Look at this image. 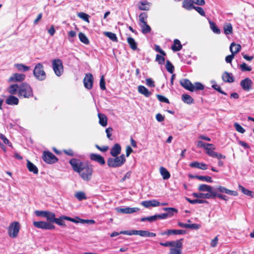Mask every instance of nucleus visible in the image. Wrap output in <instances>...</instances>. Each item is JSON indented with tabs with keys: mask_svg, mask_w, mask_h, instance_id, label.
Wrapping results in <instances>:
<instances>
[{
	"mask_svg": "<svg viewBox=\"0 0 254 254\" xmlns=\"http://www.w3.org/2000/svg\"><path fill=\"white\" fill-rule=\"evenodd\" d=\"M69 164L74 171L78 173L83 180L88 182L91 180L93 172L92 165L76 158L70 159Z\"/></svg>",
	"mask_w": 254,
	"mask_h": 254,
	"instance_id": "1",
	"label": "nucleus"
},
{
	"mask_svg": "<svg viewBox=\"0 0 254 254\" xmlns=\"http://www.w3.org/2000/svg\"><path fill=\"white\" fill-rule=\"evenodd\" d=\"M198 190L199 191L206 192H193L192 194L193 196L197 198L211 199L212 186L206 184H201L198 186Z\"/></svg>",
	"mask_w": 254,
	"mask_h": 254,
	"instance_id": "2",
	"label": "nucleus"
},
{
	"mask_svg": "<svg viewBox=\"0 0 254 254\" xmlns=\"http://www.w3.org/2000/svg\"><path fill=\"white\" fill-rule=\"evenodd\" d=\"M180 84L185 89L191 92L202 90L204 88V86L200 82H196L193 84L188 79H183L181 80Z\"/></svg>",
	"mask_w": 254,
	"mask_h": 254,
	"instance_id": "3",
	"label": "nucleus"
},
{
	"mask_svg": "<svg viewBox=\"0 0 254 254\" xmlns=\"http://www.w3.org/2000/svg\"><path fill=\"white\" fill-rule=\"evenodd\" d=\"M126 161L125 155L122 154L120 156H117L113 158H109L107 160V164L110 167L118 168L122 166L126 162Z\"/></svg>",
	"mask_w": 254,
	"mask_h": 254,
	"instance_id": "4",
	"label": "nucleus"
},
{
	"mask_svg": "<svg viewBox=\"0 0 254 254\" xmlns=\"http://www.w3.org/2000/svg\"><path fill=\"white\" fill-rule=\"evenodd\" d=\"M18 96L19 97L29 98L33 96L31 86L26 83H22L19 85Z\"/></svg>",
	"mask_w": 254,
	"mask_h": 254,
	"instance_id": "5",
	"label": "nucleus"
},
{
	"mask_svg": "<svg viewBox=\"0 0 254 254\" xmlns=\"http://www.w3.org/2000/svg\"><path fill=\"white\" fill-rule=\"evenodd\" d=\"M33 75L39 81H43L46 78V73L44 70V66L41 63H38L35 65Z\"/></svg>",
	"mask_w": 254,
	"mask_h": 254,
	"instance_id": "6",
	"label": "nucleus"
},
{
	"mask_svg": "<svg viewBox=\"0 0 254 254\" xmlns=\"http://www.w3.org/2000/svg\"><path fill=\"white\" fill-rule=\"evenodd\" d=\"M53 70L58 76H60L64 72V66L62 61L59 59H54L52 62Z\"/></svg>",
	"mask_w": 254,
	"mask_h": 254,
	"instance_id": "7",
	"label": "nucleus"
},
{
	"mask_svg": "<svg viewBox=\"0 0 254 254\" xmlns=\"http://www.w3.org/2000/svg\"><path fill=\"white\" fill-rule=\"evenodd\" d=\"M20 230V224L18 222H12L8 227V234L11 238L17 237Z\"/></svg>",
	"mask_w": 254,
	"mask_h": 254,
	"instance_id": "8",
	"label": "nucleus"
},
{
	"mask_svg": "<svg viewBox=\"0 0 254 254\" xmlns=\"http://www.w3.org/2000/svg\"><path fill=\"white\" fill-rule=\"evenodd\" d=\"M183 239L177 240L176 241H172V246L170 250V254H181L182 253V248L183 246L182 241Z\"/></svg>",
	"mask_w": 254,
	"mask_h": 254,
	"instance_id": "9",
	"label": "nucleus"
},
{
	"mask_svg": "<svg viewBox=\"0 0 254 254\" xmlns=\"http://www.w3.org/2000/svg\"><path fill=\"white\" fill-rule=\"evenodd\" d=\"M125 233L129 236L136 235L143 237H154L156 235L154 233L146 230H130V233L126 232Z\"/></svg>",
	"mask_w": 254,
	"mask_h": 254,
	"instance_id": "10",
	"label": "nucleus"
},
{
	"mask_svg": "<svg viewBox=\"0 0 254 254\" xmlns=\"http://www.w3.org/2000/svg\"><path fill=\"white\" fill-rule=\"evenodd\" d=\"M43 160L48 164H53L58 161L57 157L50 151H44L42 156Z\"/></svg>",
	"mask_w": 254,
	"mask_h": 254,
	"instance_id": "11",
	"label": "nucleus"
},
{
	"mask_svg": "<svg viewBox=\"0 0 254 254\" xmlns=\"http://www.w3.org/2000/svg\"><path fill=\"white\" fill-rule=\"evenodd\" d=\"M33 225L36 228L44 230H53L55 228L54 225L45 221H34Z\"/></svg>",
	"mask_w": 254,
	"mask_h": 254,
	"instance_id": "12",
	"label": "nucleus"
},
{
	"mask_svg": "<svg viewBox=\"0 0 254 254\" xmlns=\"http://www.w3.org/2000/svg\"><path fill=\"white\" fill-rule=\"evenodd\" d=\"M84 85L85 87L88 89H90L92 88L93 83V77L92 75L89 73L86 74L84 80Z\"/></svg>",
	"mask_w": 254,
	"mask_h": 254,
	"instance_id": "13",
	"label": "nucleus"
},
{
	"mask_svg": "<svg viewBox=\"0 0 254 254\" xmlns=\"http://www.w3.org/2000/svg\"><path fill=\"white\" fill-rule=\"evenodd\" d=\"M117 211L119 213L125 214H130L137 212L139 210L137 207H126L125 208L117 207L116 208Z\"/></svg>",
	"mask_w": 254,
	"mask_h": 254,
	"instance_id": "14",
	"label": "nucleus"
},
{
	"mask_svg": "<svg viewBox=\"0 0 254 254\" xmlns=\"http://www.w3.org/2000/svg\"><path fill=\"white\" fill-rule=\"evenodd\" d=\"M253 82L249 78H246L240 82V85L243 90L249 91L252 88Z\"/></svg>",
	"mask_w": 254,
	"mask_h": 254,
	"instance_id": "15",
	"label": "nucleus"
},
{
	"mask_svg": "<svg viewBox=\"0 0 254 254\" xmlns=\"http://www.w3.org/2000/svg\"><path fill=\"white\" fill-rule=\"evenodd\" d=\"M215 188V189L216 190V192L217 193H218V192H220L219 193H224L226 194H230V195H234V196L236 195L237 194V192L236 191L229 190L225 188V187L221 186H218V187Z\"/></svg>",
	"mask_w": 254,
	"mask_h": 254,
	"instance_id": "16",
	"label": "nucleus"
},
{
	"mask_svg": "<svg viewBox=\"0 0 254 254\" xmlns=\"http://www.w3.org/2000/svg\"><path fill=\"white\" fill-rule=\"evenodd\" d=\"M141 205L146 208L150 206L156 207L160 205V202L156 199L143 201L141 202Z\"/></svg>",
	"mask_w": 254,
	"mask_h": 254,
	"instance_id": "17",
	"label": "nucleus"
},
{
	"mask_svg": "<svg viewBox=\"0 0 254 254\" xmlns=\"http://www.w3.org/2000/svg\"><path fill=\"white\" fill-rule=\"evenodd\" d=\"M122 148L119 143H116L111 149L110 154L113 157L118 156L121 152Z\"/></svg>",
	"mask_w": 254,
	"mask_h": 254,
	"instance_id": "18",
	"label": "nucleus"
},
{
	"mask_svg": "<svg viewBox=\"0 0 254 254\" xmlns=\"http://www.w3.org/2000/svg\"><path fill=\"white\" fill-rule=\"evenodd\" d=\"M25 78V75L22 73L13 74L8 79L9 82L14 81H21Z\"/></svg>",
	"mask_w": 254,
	"mask_h": 254,
	"instance_id": "19",
	"label": "nucleus"
},
{
	"mask_svg": "<svg viewBox=\"0 0 254 254\" xmlns=\"http://www.w3.org/2000/svg\"><path fill=\"white\" fill-rule=\"evenodd\" d=\"M5 103L8 105H17L18 104L19 99L17 97L11 95L6 98L5 100Z\"/></svg>",
	"mask_w": 254,
	"mask_h": 254,
	"instance_id": "20",
	"label": "nucleus"
},
{
	"mask_svg": "<svg viewBox=\"0 0 254 254\" xmlns=\"http://www.w3.org/2000/svg\"><path fill=\"white\" fill-rule=\"evenodd\" d=\"M90 159L93 161L99 163L101 165H104L105 164L104 158L100 155L94 153L91 154Z\"/></svg>",
	"mask_w": 254,
	"mask_h": 254,
	"instance_id": "21",
	"label": "nucleus"
},
{
	"mask_svg": "<svg viewBox=\"0 0 254 254\" xmlns=\"http://www.w3.org/2000/svg\"><path fill=\"white\" fill-rule=\"evenodd\" d=\"M186 233V231L184 230H171L169 229L167 231L163 232L161 235H170L171 234L174 235H183Z\"/></svg>",
	"mask_w": 254,
	"mask_h": 254,
	"instance_id": "22",
	"label": "nucleus"
},
{
	"mask_svg": "<svg viewBox=\"0 0 254 254\" xmlns=\"http://www.w3.org/2000/svg\"><path fill=\"white\" fill-rule=\"evenodd\" d=\"M212 194L211 199H214L216 198V197H218V198H219L222 200H225V201H227L228 200V196H227L225 195H223L221 193H217L216 192V190L215 188L213 187H212Z\"/></svg>",
	"mask_w": 254,
	"mask_h": 254,
	"instance_id": "23",
	"label": "nucleus"
},
{
	"mask_svg": "<svg viewBox=\"0 0 254 254\" xmlns=\"http://www.w3.org/2000/svg\"><path fill=\"white\" fill-rule=\"evenodd\" d=\"M138 91L139 93L143 95L146 97H150L152 94V93L143 85H139L138 86Z\"/></svg>",
	"mask_w": 254,
	"mask_h": 254,
	"instance_id": "24",
	"label": "nucleus"
},
{
	"mask_svg": "<svg viewBox=\"0 0 254 254\" xmlns=\"http://www.w3.org/2000/svg\"><path fill=\"white\" fill-rule=\"evenodd\" d=\"M241 49V46L239 44L232 43L230 46V51L233 55L238 53Z\"/></svg>",
	"mask_w": 254,
	"mask_h": 254,
	"instance_id": "25",
	"label": "nucleus"
},
{
	"mask_svg": "<svg viewBox=\"0 0 254 254\" xmlns=\"http://www.w3.org/2000/svg\"><path fill=\"white\" fill-rule=\"evenodd\" d=\"M222 79L225 82L232 83L234 81V77L232 73L225 72L222 75Z\"/></svg>",
	"mask_w": 254,
	"mask_h": 254,
	"instance_id": "26",
	"label": "nucleus"
},
{
	"mask_svg": "<svg viewBox=\"0 0 254 254\" xmlns=\"http://www.w3.org/2000/svg\"><path fill=\"white\" fill-rule=\"evenodd\" d=\"M190 166L192 168H196L201 170H206L207 169V165L203 163H199L198 162H193L190 164Z\"/></svg>",
	"mask_w": 254,
	"mask_h": 254,
	"instance_id": "27",
	"label": "nucleus"
},
{
	"mask_svg": "<svg viewBox=\"0 0 254 254\" xmlns=\"http://www.w3.org/2000/svg\"><path fill=\"white\" fill-rule=\"evenodd\" d=\"M150 3L146 0L140 1L138 3V8L140 10H149L150 9Z\"/></svg>",
	"mask_w": 254,
	"mask_h": 254,
	"instance_id": "28",
	"label": "nucleus"
},
{
	"mask_svg": "<svg viewBox=\"0 0 254 254\" xmlns=\"http://www.w3.org/2000/svg\"><path fill=\"white\" fill-rule=\"evenodd\" d=\"M183 7L187 10H190L194 8V5L192 0H184L183 2Z\"/></svg>",
	"mask_w": 254,
	"mask_h": 254,
	"instance_id": "29",
	"label": "nucleus"
},
{
	"mask_svg": "<svg viewBox=\"0 0 254 254\" xmlns=\"http://www.w3.org/2000/svg\"><path fill=\"white\" fill-rule=\"evenodd\" d=\"M19 85L14 84L11 85L7 89V91L11 95H14L18 92L19 93Z\"/></svg>",
	"mask_w": 254,
	"mask_h": 254,
	"instance_id": "30",
	"label": "nucleus"
},
{
	"mask_svg": "<svg viewBox=\"0 0 254 254\" xmlns=\"http://www.w3.org/2000/svg\"><path fill=\"white\" fill-rule=\"evenodd\" d=\"M224 32L225 35H230L233 33V27L230 23H226L223 25Z\"/></svg>",
	"mask_w": 254,
	"mask_h": 254,
	"instance_id": "31",
	"label": "nucleus"
},
{
	"mask_svg": "<svg viewBox=\"0 0 254 254\" xmlns=\"http://www.w3.org/2000/svg\"><path fill=\"white\" fill-rule=\"evenodd\" d=\"M182 48V45L181 42L178 39H175L174 40L173 45L172 46V49L173 51L177 52L180 51Z\"/></svg>",
	"mask_w": 254,
	"mask_h": 254,
	"instance_id": "32",
	"label": "nucleus"
},
{
	"mask_svg": "<svg viewBox=\"0 0 254 254\" xmlns=\"http://www.w3.org/2000/svg\"><path fill=\"white\" fill-rule=\"evenodd\" d=\"M139 25L141 28V32L143 34H145L151 32V27L147 24V22L143 23H140Z\"/></svg>",
	"mask_w": 254,
	"mask_h": 254,
	"instance_id": "33",
	"label": "nucleus"
},
{
	"mask_svg": "<svg viewBox=\"0 0 254 254\" xmlns=\"http://www.w3.org/2000/svg\"><path fill=\"white\" fill-rule=\"evenodd\" d=\"M27 167L30 172H32L34 174H37L38 173V169L37 167L28 160L27 163Z\"/></svg>",
	"mask_w": 254,
	"mask_h": 254,
	"instance_id": "34",
	"label": "nucleus"
},
{
	"mask_svg": "<svg viewBox=\"0 0 254 254\" xmlns=\"http://www.w3.org/2000/svg\"><path fill=\"white\" fill-rule=\"evenodd\" d=\"M160 173L164 180H168L170 178V173L163 167H160Z\"/></svg>",
	"mask_w": 254,
	"mask_h": 254,
	"instance_id": "35",
	"label": "nucleus"
},
{
	"mask_svg": "<svg viewBox=\"0 0 254 254\" xmlns=\"http://www.w3.org/2000/svg\"><path fill=\"white\" fill-rule=\"evenodd\" d=\"M182 101L188 104H191L193 103V99L189 95L185 94L182 96Z\"/></svg>",
	"mask_w": 254,
	"mask_h": 254,
	"instance_id": "36",
	"label": "nucleus"
},
{
	"mask_svg": "<svg viewBox=\"0 0 254 254\" xmlns=\"http://www.w3.org/2000/svg\"><path fill=\"white\" fill-rule=\"evenodd\" d=\"M211 146H207L204 149L206 150V154L210 157H213V156L216 152L214 150L215 149V147L213 144H211Z\"/></svg>",
	"mask_w": 254,
	"mask_h": 254,
	"instance_id": "37",
	"label": "nucleus"
},
{
	"mask_svg": "<svg viewBox=\"0 0 254 254\" xmlns=\"http://www.w3.org/2000/svg\"><path fill=\"white\" fill-rule=\"evenodd\" d=\"M127 42L132 50L135 51L137 49V43L133 38L128 37L127 38Z\"/></svg>",
	"mask_w": 254,
	"mask_h": 254,
	"instance_id": "38",
	"label": "nucleus"
},
{
	"mask_svg": "<svg viewBox=\"0 0 254 254\" xmlns=\"http://www.w3.org/2000/svg\"><path fill=\"white\" fill-rule=\"evenodd\" d=\"M163 209L167 211L166 214L167 215V217H171L174 215V213L178 212V210L173 207H165L163 208Z\"/></svg>",
	"mask_w": 254,
	"mask_h": 254,
	"instance_id": "39",
	"label": "nucleus"
},
{
	"mask_svg": "<svg viewBox=\"0 0 254 254\" xmlns=\"http://www.w3.org/2000/svg\"><path fill=\"white\" fill-rule=\"evenodd\" d=\"M99 119V124L103 127H106L107 125V117L104 115L100 113L98 114Z\"/></svg>",
	"mask_w": 254,
	"mask_h": 254,
	"instance_id": "40",
	"label": "nucleus"
},
{
	"mask_svg": "<svg viewBox=\"0 0 254 254\" xmlns=\"http://www.w3.org/2000/svg\"><path fill=\"white\" fill-rule=\"evenodd\" d=\"M45 218H46L47 221L52 223H54L57 218L54 213L48 211H47V214Z\"/></svg>",
	"mask_w": 254,
	"mask_h": 254,
	"instance_id": "41",
	"label": "nucleus"
},
{
	"mask_svg": "<svg viewBox=\"0 0 254 254\" xmlns=\"http://www.w3.org/2000/svg\"><path fill=\"white\" fill-rule=\"evenodd\" d=\"M15 67L17 69L21 71H27L29 70L30 67L28 66L22 64H17L14 65Z\"/></svg>",
	"mask_w": 254,
	"mask_h": 254,
	"instance_id": "42",
	"label": "nucleus"
},
{
	"mask_svg": "<svg viewBox=\"0 0 254 254\" xmlns=\"http://www.w3.org/2000/svg\"><path fill=\"white\" fill-rule=\"evenodd\" d=\"M74 196L79 201L87 199L85 193L83 191H77L75 193Z\"/></svg>",
	"mask_w": 254,
	"mask_h": 254,
	"instance_id": "43",
	"label": "nucleus"
},
{
	"mask_svg": "<svg viewBox=\"0 0 254 254\" xmlns=\"http://www.w3.org/2000/svg\"><path fill=\"white\" fill-rule=\"evenodd\" d=\"M210 27L212 31L216 34H219L221 33L220 29L216 26V24L212 21H209Z\"/></svg>",
	"mask_w": 254,
	"mask_h": 254,
	"instance_id": "44",
	"label": "nucleus"
},
{
	"mask_svg": "<svg viewBox=\"0 0 254 254\" xmlns=\"http://www.w3.org/2000/svg\"><path fill=\"white\" fill-rule=\"evenodd\" d=\"M64 217H67L66 216L62 215L60 216L59 218H56L54 223H56L59 226H65V223L64 220H65Z\"/></svg>",
	"mask_w": 254,
	"mask_h": 254,
	"instance_id": "45",
	"label": "nucleus"
},
{
	"mask_svg": "<svg viewBox=\"0 0 254 254\" xmlns=\"http://www.w3.org/2000/svg\"><path fill=\"white\" fill-rule=\"evenodd\" d=\"M78 37L80 40V41L85 44H88L89 43V41L88 39L86 36L83 33L80 32L79 33Z\"/></svg>",
	"mask_w": 254,
	"mask_h": 254,
	"instance_id": "46",
	"label": "nucleus"
},
{
	"mask_svg": "<svg viewBox=\"0 0 254 254\" xmlns=\"http://www.w3.org/2000/svg\"><path fill=\"white\" fill-rule=\"evenodd\" d=\"M105 35H106L114 42H117L118 41L117 37L116 34L114 33L111 32H105Z\"/></svg>",
	"mask_w": 254,
	"mask_h": 254,
	"instance_id": "47",
	"label": "nucleus"
},
{
	"mask_svg": "<svg viewBox=\"0 0 254 254\" xmlns=\"http://www.w3.org/2000/svg\"><path fill=\"white\" fill-rule=\"evenodd\" d=\"M195 178L200 181H205L208 183H212L213 182L212 178L209 176H196Z\"/></svg>",
	"mask_w": 254,
	"mask_h": 254,
	"instance_id": "48",
	"label": "nucleus"
},
{
	"mask_svg": "<svg viewBox=\"0 0 254 254\" xmlns=\"http://www.w3.org/2000/svg\"><path fill=\"white\" fill-rule=\"evenodd\" d=\"M166 68L169 72L171 73H173L174 70V66L168 60L166 62Z\"/></svg>",
	"mask_w": 254,
	"mask_h": 254,
	"instance_id": "49",
	"label": "nucleus"
},
{
	"mask_svg": "<svg viewBox=\"0 0 254 254\" xmlns=\"http://www.w3.org/2000/svg\"><path fill=\"white\" fill-rule=\"evenodd\" d=\"M240 68L242 71H250L252 70V67L250 66H248L245 63L240 64Z\"/></svg>",
	"mask_w": 254,
	"mask_h": 254,
	"instance_id": "50",
	"label": "nucleus"
},
{
	"mask_svg": "<svg viewBox=\"0 0 254 254\" xmlns=\"http://www.w3.org/2000/svg\"><path fill=\"white\" fill-rule=\"evenodd\" d=\"M157 220L156 214L153 216H148L146 217L141 218L140 221L144 222L145 221H148L149 222H152Z\"/></svg>",
	"mask_w": 254,
	"mask_h": 254,
	"instance_id": "51",
	"label": "nucleus"
},
{
	"mask_svg": "<svg viewBox=\"0 0 254 254\" xmlns=\"http://www.w3.org/2000/svg\"><path fill=\"white\" fill-rule=\"evenodd\" d=\"M147 14L146 12H142L139 16V19L140 21V23H143L144 22H146V19L147 18Z\"/></svg>",
	"mask_w": 254,
	"mask_h": 254,
	"instance_id": "52",
	"label": "nucleus"
},
{
	"mask_svg": "<svg viewBox=\"0 0 254 254\" xmlns=\"http://www.w3.org/2000/svg\"><path fill=\"white\" fill-rule=\"evenodd\" d=\"M77 16L79 17H80V18L82 19L83 20L87 21V22H89V16L87 14L82 12H79L77 14Z\"/></svg>",
	"mask_w": 254,
	"mask_h": 254,
	"instance_id": "53",
	"label": "nucleus"
},
{
	"mask_svg": "<svg viewBox=\"0 0 254 254\" xmlns=\"http://www.w3.org/2000/svg\"><path fill=\"white\" fill-rule=\"evenodd\" d=\"M212 82L214 83V84H212V87L213 89L217 90V91H218L219 92H220V93H221L222 94L226 95V93L221 90V88L220 87V86L217 85L214 81H212Z\"/></svg>",
	"mask_w": 254,
	"mask_h": 254,
	"instance_id": "54",
	"label": "nucleus"
},
{
	"mask_svg": "<svg viewBox=\"0 0 254 254\" xmlns=\"http://www.w3.org/2000/svg\"><path fill=\"white\" fill-rule=\"evenodd\" d=\"M234 127L237 131L241 133H244L245 132V129L240 125L237 123L234 124Z\"/></svg>",
	"mask_w": 254,
	"mask_h": 254,
	"instance_id": "55",
	"label": "nucleus"
},
{
	"mask_svg": "<svg viewBox=\"0 0 254 254\" xmlns=\"http://www.w3.org/2000/svg\"><path fill=\"white\" fill-rule=\"evenodd\" d=\"M196 145L198 147L205 148L206 147L211 146L210 143H206L202 141H198Z\"/></svg>",
	"mask_w": 254,
	"mask_h": 254,
	"instance_id": "56",
	"label": "nucleus"
},
{
	"mask_svg": "<svg viewBox=\"0 0 254 254\" xmlns=\"http://www.w3.org/2000/svg\"><path fill=\"white\" fill-rule=\"evenodd\" d=\"M156 61L160 64H163L165 63V58L162 56L157 54L156 57Z\"/></svg>",
	"mask_w": 254,
	"mask_h": 254,
	"instance_id": "57",
	"label": "nucleus"
},
{
	"mask_svg": "<svg viewBox=\"0 0 254 254\" xmlns=\"http://www.w3.org/2000/svg\"><path fill=\"white\" fill-rule=\"evenodd\" d=\"M0 138L2 140L4 144L8 145L9 146H11V143L3 134H0Z\"/></svg>",
	"mask_w": 254,
	"mask_h": 254,
	"instance_id": "58",
	"label": "nucleus"
},
{
	"mask_svg": "<svg viewBox=\"0 0 254 254\" xmlns=\"http://www.w3.org/2000/svg\"><path fill=\"white\" fill-rule=\"evenodd\" d=\"M157 99L161 102H164L166 103H169V100L165 96L161 95H157Z\"/></svg>",
	"mask_w": 254,
	"mask_h": 254,
	"instance_id": "59",
	"label": "nucleus"
},
{
	"mask_svg": "<svg viewBox=\"0 0 254 254\" xmlns=\"http://www.w3.org/2000/svg\"><path fill=\"white\" fill-rule=\"evenodd\" d=\"M100 87L102 90H105L106 89L105 81L103 75L101 76L100 80Z\"/></svg>",
	"mask_w": 254,
	"mask_h": 254,
	"instance_id": "60",
	"label": "nucleus"
},
{
	"mask_svg": "<svg viewBox=\"0 0 254 254\" xmlns=\"http://www.w3.org/2000/svg\"><path fill=\"white\" fill-rule=\"evenodd\" d=\"M198 13H199L201 16H205V13L202 8L201 7L194 6V8Z\"/></svg>",
	"mask_w": 254,
	"mask_h": 254,
	"instance_id": "61",
	"label": "nucleus"
},
{
	"mask_svg": "<svg viewBox=\"0 0 254 254\" xmlns=\"http://www.w3.org/2000/svg\"><path fill=\"white\" fill-rule=\"evenodd\" d=\"M240 188H241L242 191L245 194L249 196H251L253 192L250 190H248L245 189L244 187L240 186Z\"/></svg>",
	"mask_w": 254,
	"mask_h": 254,
	"instance_id": "62",
	"label": "nucleus"
},
{
	"mask_svg": "<svg viewBox=\"0 0 254 254\" xmlns=\"http://www.w3.org/2000/svg\"><path fill=\"white\" fill-rule=\"evenodd\" d=\"M35 214L37 216H43L45 217V216H46V214H47V211L36 210L35 211Z\"/></svg>",
	"mask_w": 254,
	"mask_h": 254,
	"instance_id": "63",
	"label": "nucleus"
},
{
	"mask_svg": "<svg viewBox=\"0 0 254 254\" xmlns=\"http://www.w3.org/2000/svg\"><path fill=\"white\" fill-rule=\"evenodd\" d=\"M113 131V128L112 127H109L106 129V132L107 133V136L110 140H112V133Z\"/></svg>",
	"mask_w": 254,
	"mask_h": 254,
	"instance_id": "64",
	"label": "nucleus"
}]
</instances>
